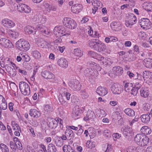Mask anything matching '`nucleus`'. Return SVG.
I'll return each mask as SVG.
<instances>
[{
  "label": "nucleus",
  "mask_w": 152,
  "mask_h": 152,
  "mask_svg": "<svg viewBox=\"0 0 152 152\" xmlns=\"http://www.w3.org/2000/svg\"><path fill=\"white\" fill-rule=\"evenodd\" d=\"M134 140L135 143L139 145L144 146L148 144L149 138L142 134H138L135 137Z\"/></svg>",
  "instance_id": "1"
},
{
  "label": "nucleus",
  "mask_w": 152,
  "mask_h": 152,
  "mask_svg": "<svg viewBox=\"0 0 152 152\" xmlns=\"http://www.w3.org/2000/svg\"><path fill=\"white\" fill-rule=\"evenodd\" d=\"M15 45L18 50L25 52L28 50L30 47L29 43L23 39H20L17 41Z\"/></svg>",
  "instance_id": "2"
},
{
  "label": "nucleus",
  "mask_w": 152,
  "mask_h": 152,
  "mask_svg": "<svg viewBox=\"0 0 152 152\" xmlns=\"http://www.w3.org/2000/svg\"><path fill=\"white\" fill-rule=\"evenodd\" d=\"M60 94L59 95V100L60 102L62 104H64L65 102V101L63 99V97H65L68 100L70 99L71 94L66 88L61 87L60 90Z\"/></svg>",
  "instance_id": "3"
},
{
  "label": "nucleus",
  "mask_w": 152,
  "mask_h": 152,
  "mask_svg": "<svg viewBox=\"0 0 152 152\" xmlns=\"http://www.w3.org/2000/svg\"><path fill=\"white\" fill-rule=\"evenodd\" d=\"M63 23L64 26L70 29H75L77 27L76 22L69 18H64L63 20Z\"/></svg>",
  "instance_id": "4"
},
{
  "label": "nucleus",
  "mask_w": 152,
  "mask_h": 152,
  "mask_svg": "<svg viewBox=\"0 0 152 152\" xmlns=\"http://www.w3.org/2000/svg\"><path fill=\"white\" fill-rule=\"evenodd\" d=\"M19 88L21 93L24 95H28L30 93V87L28 85L24 82L19 83Z\"/></svg>",
  "instance_id": "5"
},
{
  "label": "nucleus",
  "mask_w": 152,
  "mask_h": 152,
  "mask_svg": "<svg viewBox=\"0 0 152 152\" xmlns=\"http://www.w3.org/2000/svg\"><path fill=\"white\" fill-rule=\"evenodd\" d=\"M8 64H7V69L8 72L11 75H13L14 74H15V73H12L13 69H14L15 67H16L17 69L18 70L19 72L20 73L24 75H25L26 74V72L25 71L20 69H18V67L16 66L15 64L11 61H10L9 62H8Z\"/></svg>",
  "instance_id": "6"
},
{
  "label": "nucleus",
  "mask_w": 152,
  "mask_h": 152,
  "mask_svg": "<svg viewBox=\"0 0 152 152\" xmlns=\"http://www.w3.org/2000/svg\"><path fill=\"white\" fill-rule=\"evenodd\" d=\"M89 68L85 69L84 71L85 75L86 76L92 78H95L96 77L98 74V72L94 69L93 67H90V65L89 64Z\"/></svg>",
  "instance_id": "7"
},
{
  "label": "nucleus",
  "mask_w": 152,
  "mask_h": 152,
  "mask_svg": "<svg viewBox=\"0 0 152 152\" xmlns=\"http://www.w3.org/2000/svg\"><path fill=\"white\" fill-rule=\"evenodd\" d=\"M65 29L64 28L61 26H57L55 27L53 30V33L55 36L58 37H61L65 35Z\"/></svg>",
  "instance_id": "8"
},
{
  "label": "nucleus",
  "mask_w": 152,
  "mask_h": 152,
  "mask_svg": "<svg viewBox=\"0 0 152 152\" xmlns=\"http://www.w3.org/2000/svg\"><path fill=\"white\" fill-rule=\"evenodd\" d=\"M111 90L113 94H119L123 91V86L119 84L115 83L112 85Z\"/></svg>",
  "instance_id": "9"
},
{
  "label": "nucleus",
  "mask_w": 152,
  "mask_h": 152,
  "mask_svg": "<svg viewBox=\"0 0 152 152\" xmlns=\"http://www.w3.org/2000/svg\"><path fill=\"white\" fill-rule=\"evenodd\" d=\"M0 46L3 48H13L12 43L9 39L4 38L0 39Z\"/></svg>",
  "instance_id": "10"
},
{
  "label": "nucleus",
  "mask_w": 152,
  "mask_h": 152,
  "mask_svg": "<svg viewBox=\"0 0 152 152\" xmlns=\"http://www.w3.org/2000/svg\"><path fill=\"white\" fill-rule=\"evenodd\" d=\"M17 9L20 12H24L26 13H29L31 11V9L29 7L23 4H20L17 6Z\"/></svg>",
  "instance_id": "11"
},
{
  "label": "nucleus",
  "mask_w": 152,
  "mask_h": 152,
  "mask_svg": "<svg viewBox=\"0 0 152 152\" xmlns=\"http://www.w3.org/2000/svg\"><path fill=\"white\" fill-rule=\"evenodd\" d=\"M144 80L150 84L152 83V72L148 71H145L142 73Z\"/></svg>",
  "instance_id": "12"
},
{
  "label": "nucleus",
  "mask_w": 152,
  "mask_h": 152,
  "mask_svg": "<svg viewBox=\"0 0 152 152\" xmlns=\"http://www.w3.org/2000/svg\"><path fill=\"white\" fill-rule=\"evenodd\" d=\"M1 24L4 27L9 28H13L15 25V23L13 21L7 18L2 20Z\"/></svg>",
  "instance_id": "13"
},
{
  "label": "nucleus",
  "mask_w": 152,
  "mask_h": 152,
  "mask_svg": "<svg viewBox=\"0 0 152 152\" xmlns=\"http://www.w3.org/2000/svg\"><path fill=\"white\" fill-rule=\"evenodd\" d=\"M69 86L74 91L80 90L81 87V85L79 81L76 80L70 81L69 83Z\"/></svg>",
  "instance_id": "14"
},
{
  "label": "nucleus",
  "mask_w": 152,
  "mask_h": 152,
  "mask_svg": "<svg viewBox=\"0 0 152 152\" xmlns=\"http://www.w3.org/2000/svg\"><path fill=\"white\" fill-rule=\"evenodd\" d=\"M41 74L42 76L47 80H55V75L50 71L45 70L42 71Z\"/></svg>",
  "instance_id": "15"
},
{
  "label": "nucleus",
  "mask_w": 152,
  "mask_h": 152,
  "mask_svg": "<svg viewBox=\"0 0 152 152\" xmlns=\"http://www.w3.org/2000/svg\"><path fill=\"white\" fill-rule=\"evenodd\" d=\"M95 50L100 52H102L104 51H105V52L107 53H110V50L109 51H107L105 44L99 40Z\"/></svg>",
  "instance_id": "16"
},
{
  "label": "nucleus",
  "mask_w": 152,
  "mask_h": 152,
  "mask_svg": "<svg viewBox=\"0 0 152 152\" xmlns=\"http://www.w3.org/2000/svg\"><path fill=\"white\" fill-rule=\"evenodd\" d=\"M140 24L141 27L143 29H148L151 27V22L150 20L147 18L141 19Z\"/></svg>",
  "instance_id": "17"
},
{
  "label": "nucleus",
  "mask_w": 152,
  "mask_h": 152,
  "mask_svg": "<svg viewBox=\"0 0 152 152\" xmlns=\"http://www.w3.org/2000/svg\"><path fill=\"white\" fill-rule=\"evenodd\" d=\"M137 21L136 17L133 14L129 18L128 20H126L125 25L127 27H131L132 25L136 23Z\"/></svg>",
  "instance_id": "18"
},
{
  "label": "nucleus",
  "mask_w": 152,
  "mask_h": 152,
  "mask_svg": "<svg viewBox=\"0 0 152 152\" xmlns=\"http://www.w3.org/2000/svg\"><path fill=\"white\" fill-rule=\"evenodd\" d=\"M85 110V107H80L78 106H76L73 109V114L75 117L80 116Z\"/></svg>",
  "instance_id": "19"
},
{
  "label": "nucleus",
  "mask_w": 152,
  "mask_h": 152,
  "mask_svg": "<svg viewBox=\"0 0 152 152\" xmlns=\"http://www.w3.org/2000/svg\"><path fill=\"white\" fill-rule=\"evenodd\" d=\"M92 5L94 7L92 8V12L94 14L97 10L98 8H101L102 6V3L101 1L97 0H92L91 1Z\"/></svg>",
  "instance_id": "20"
},
{
  "label": "nucleus",
  "mask_w": 152,
  "mask_h": 152,
  "mask_svg": "<svg viewBox=\"0 0 152 152\" xmlns=\"http://www.w3.org/2000/svg\"><path fill=\"white\" fill-rule=\"evenodd\" d=\"M83 7L80 4H75L71 7L72 12L74 13H78L81 11L83 9Z\"/></svg>",
  "instance_id": "21"
},
{
  "label": "nucleus",
  "mask_w": 152,
  "mask_h": 152,
  "mask_svg": "<svg viewBox=\"0 0 152 152\" xmlns=\"http://www.w3.org/2000/svg\"><path fill=\"white\" fill-rule=\"evenodd\" d=\"M140 95L144 98H147L150 94V91L148 88L142 87L140 90Z\"/></svg>",
  "instance_id": "22"
},
{
  "label": "nucleus",
  "mask_w": 152,
  "mask_h": 152,
  "mask_svg": "<svg viewBox=\"0 0 152 152\" xmlns=\"http://www.w3.org/2000/svg\"><path fill=\"white\" fill-rule=\"evenodd\" d=\"M96 92L99 96H104L108 93L107 89L104 87L99 86L96 90Z\"/></svg>",
  "instance_id": "23"
},
{
  "label": "nucleus",
  "mask_w": 152,
  "mask_h": 152,
  "mask_svg": "<svg viewBox=\"0 0 152 152\" xmlns=\"http://www.w3.org/2000/svg\"><path fill=\"white\" fill-rule=\"evenodd\" d=\"M99 40L96 39H90L88 42V45L91 48L95 50Z\"/></svg>",
  "instance_id": "24"
},
{
  "label": "nucleus",
  "mask_w": 152,
  "mask_h": 152,
  "mask_svg": "<svg viewBox=\"0 0 152 152\" xmlns=\"http://www.w3.org/2000/svg\"><path fill=\"white\" fill-rule=\"evenodd\" d=\"M38 31L45 34L48 35L50 34V31L48 28L43 25H39L37 27Z\"/></svg>",
  "instance_id": "25"
},
{
  "label": "nucleus",
  "mask_w": 152,
  "mask_h": 152,
  "mask_svg": "<svg viewBox=\"0 0 152 152\" xmlns=\"http://www.w3.org/2000/svg\"><path fill=\"white\" fill-rule=\"evenodd\" d=\"M57 63L58 65L62 68H66L68 66L67 61L65 58L63 57L61 58L58 59Z\"/></svg>",
  "instance_id": "26"
},
{
  "label": "nucleus",
  "mask_w": 152,
  "mask_h": 152,
  "mask_svg": "<svg viewBox=\"0 0 152 152\" xmlns=\"http://www.w3.org/2000/svg\"><path fill=\"white\" fill-rule=\"evenodd\" d=\"M24 31L26 34H34L36 31L35 29L33 27L30 26H27L25 27Z\"/></svg>",
  "instance_id": "27"
},
{
  "label": "nucleus",
  "mask_w": 152,
  "mask_h": 152,
  "mask_svg": "<svg viewBox=\"0 0 152 152\" xmlns=\"http://www.w3.org/2000/svg\"><path fill=\"white\" fill-rule=\"evenodd\" d=\"M143 64L146 68L151 69L152 68V58H147L143 61Z\"/></svg>",
  "instance_id": "28"
},
{
  "label": "nucleus",
  "mask_w": 152,
  "mask_h": 152,
  "mask_svg": "<svg viewBox=\"0 0 152 152\" xmlns=\"http://www.w3.org/2000/svg\"><path fill=\"white\" fill-rule=\"evenodd\" d=\"M110 26L112 30L115 31H118L120 29L119 23L115 21L112 22L110 23Z\"/></svg>",
  "instance_id": "29"
},
{
  "label": "nucleus",
  "mask_w": 152,
  "mask_h": 152,
  "mask_svg": "<svg viewBox=\"0 0 152 152\" xmlns=\"http://www.w3.org/2000/svg\"><path fill=\"white\" fill-rule=\"evenodd\" d=\"M29 115L35 118H37L40 115V113L36 109H31L30 110Z\"/></svg>",
  "instance_id": "30"
},
{
  "label": "nucleus",
  "mask_w": 152,
  "mask_h": 152,
  "mask_svg": "<svg viewBox=\"0 0 152 152\" xmlns=\"http://www.w3.org/2000/svg\"><path fill=\"white\" fill-rule=\"evenodd\" d=\"M113 72L117 75H121L123 72V68L119 66L114 67L113 69Z\"/></svg>",
  "instance_id": "31"
},
{
  "label": "nucleus",
  "mask_w": 152,
  "mask_h": 152,
  "mask_svg": "<svg viewBox=\"0 0 152 152\" xmlns=\"http://www.w3.org/2000/svg\"><path fill=\"white\" fill-rule=\"evenodd\" d=\"M48 121H50L48 126L51 129H55L57 126V122L55 119L53 118H50L48 119Z\"/></svg>",
  "instance_id": "32"
},
{
  "label": "nucleus",
  "mask_w": 152,
  "mask_h": 152,
  "mask_svg": "<svg viewBox=\"0 0 152 152\" xmlns=\"http://www.w3.org/2000/svg\"><path fill=\"white\" fill-rule=\"evenodd\" d=\"M142 7L148 11L152 10V3L150 2H145L142 4Z\"/></svg>",
  "instance_id": "33"
},
{
  "label": "nucleus",
  "mask_w": 152,
  "mask_h": 152,
  "mask_svg": "<svg viewBox=\"0 0 152 152\" xmlns=\"http://www.w3.org/2000/svg\"><path fill=\"white\" fill-rule=\"evenodd\" d=\"M140 118L141 121L144 123H148L150 120L149 115L147 114H144L141 115Z\"/></svg>",
  "instance_id": "34"
},
{
  "label": "nucleus",
  "mask_w": 152,
  "mask_h": 152,
  "mask_svg": "<svg viewBox=\"0 0 152 152\" xmlns=\"http://www.w3.org/2000/svg\"><path fill=\"white\" fill-rule=\"evenodd\" d=\"M121 132L124 134H132L133 133V130L132 128L127 126L122 127L121 130Z\"/></svg>",
  "instance_id": "35"
},
{
  "label": "nucleus",
  "mask_w": 152,
  "mask_h": 152,
  "mask_svg": "<svg viewBox=\"0 0 152 152\" xmlns=\"http://www.w3.org/2000/svg\"><path fill=\"white\" fill-rule=\"evenodd\" d=\"M34 18H36V20L37 22L42 23H44L45 22L46 19V18L45 16L41 15L35 16Z\"/></svg>",
  "instance_id": "36"
},
{
  "label": "nucleus",
  "mask_w": 152,
  "mask_h": 152,
  "mask_svg": "<svg viewBox=\"0 0 152 152\" xmlns=\"http://www.w3.org/2000/svg\"><path fill=\"white\" fill-rule=\"evenodd\" d=\"M141 132L145 134H150L151 132V129L147 126H143L142 127L141 129Z\"/></svg>",
  "instance_id": "37"
},
{
  "label": "nucleus",
  "mask_w": 152,
  "mask_h": 152,
  "mask_svg": "<svg viewBox=\"0 0 152 152\" xmlns=\"http://www.w3.org/2000/svg\"><path fill=\"white\" fill-rule=\"evenodd\" d=\"M7 33L13 38H16L18 37L19 35L18 32L16 31H12L10 29H8L7 30Z\"/></svg>",
  "instance_id": "38"
},
{
  "label": "nucleus",
  "mask_w": 152,
  "mask_h": 152,
  "mask_svg": "<svg viewBox=\"0 0 152 152\" xmlns=\"http://www.w3.org/2000/svg\"><path fill=\"white\" fill-rule=\"evenodd\" d=\"M133 85L132 83H126L124 86V89L126 92H129L133 87Z\"/></svg>",
  "instance_id": "39"
},
{
  "label": "nucleus",
  "mask_w": 152,
  "mask_h": 152,
  "mask_svg": "<svg viewBox=\"0 0 152 152\" xmlns=\"http://www.w3.org/2000/svg\"><path fill=\"white\" fill-rule=\"evenodd\" d=\"M0 105L3 108H7V104L6 101L4 97L0 95Z\"/></svg>",
  "instance_id": "40"
},
{
  "label": "nucleus",
  "mask_w": 152,
  "mask_h": 152,
  "mask_svg": "<svg viewBox=\"0 0 152 152\" xmlns=\"http://www.w3.org/2000/svg\"><path fill=\"white\" fill-rule=\"evenodd\" d=\"M44 6L46 9V10L48 12L50 11H55L56 9L54 6H53L49 4L48 3H45Z\"/></svg>",
  "instance_id": "41"
},
{
  "label": "nucleus",
  "mask_w": 152,
  "mask_h": 152,
  "mask_svg": "<svg viewBox=\"0 0 152 152\" xmlns=\"http://www.w3.org/2000/svg\"><path fill=\"white\" fill-rule=\"evenodd\" d=\"M124 112L127 115L131 117H133L135 115V112L132 109L127 108L124 110Z\"/></svg>",
  "instance_id": "42"
},
{
  "label": "nucleus",
  "mask_w": 152,
  "mask_h": 152,
  "mask_svg": "<svg viewBox=\"0 0 152 152\" xmlns=\"http://www.w3.org/2000/svg\"><path fill=\"white\" fill-rule=\"evenodd\" d=\"M32 54L33 57L36 59H40L42 56L40 52L37 50H34L32 51Z\"/></svg>",
  "instance_id": "43"
},
{
  "label": "nucleus",
  "mask_w": 152,
  "mask_h": 152,
  "mask_svg": "<svg viewBox=\"0 0 152 152\" xmlns=\"http://www.w3.org/2000/svg\"><path fill=\"white\" fill-rule=\"evenodd\" d=\"M139 75L138 74H137V78H135V79L137 80V81L134 84V87L137 90L139 89L141 86V83L142 81V80L138 78Z\"/></svg>",
  "instance_id": "44"
},
{
  "label": "nucleus",
  "mask_w": 152,
  "mask_h": 152,
  "mask_svg": "<svg viewBox=\"0 0 152 152\" xmlns=\"http://www.w3.org/2000/svg\"><path fill=\"white\" fill-rule=\"evenodd\" d=\"M88 130L89 131V135L91 138H93L96 135L95 130L93 128H89Z\"/></svg>",
  "instance_id": "45"
},
{
  "label": "nucleus",
  "mask_w": 152,
  "mask_h": 152,
  "mask_svg": "<svg viewBox=\"0 0 152 152\" xmlns=\"http://www.w3.org/2000/svg\"><path fill=\"white\" fill-rule=\"evenodd\" d=\"M64 152H75L72 148L69 145H65L63 147Z\"/></svg>",
  "instance_id": "46"
},
{
  "label": "nucleus",
  "mask_w": 152,
  "mask_h": 152,
  "mask_svg": "<svg viewBox=\"0 0 152 152\" xmlns=\"http://www.w3.org/2000/svg\"><path fill=\"white\" fill-rule=\"evenodd\" d=\"M90 67H93L96 70L100 71L101 70V68L98 64H97L96 63L93 62H91L89 63Z\"/></svg>",
  "instance_id": "47"
},
{
  "label": "nucleus",
  "mask_w": 152,
  "mask_h": 152,
  "mask_svg": "<svg viewBox=\"0 0 152 152\" xmlns=\"http://www.w3.org/2000/svg\"><path fill=\"white\" fill-rule=\"evenodd\" d=\"M87 115L91 121H93L95 117L94 113L91 110H88L87 112Z\"/></svg>",
  "instance_id": "48"
},
{
  "label": "nucleus",
  "mask_w": 152,
  "mask_h": 152,
  "mask_svg": "<svg viewBox=\"0 0 152 152\" xmlns=\"http://www.w3.org/2000/svg\"><path fill=\"white\" fill-rule=\"evenodd\" d=\"M48 152H56V150L55 146L52 144H49L48 147Z\"/></svg>",
  "instance_id": "49"
},
{
  "label": "nucleus",
  "mask_w": 152,
  "mask_h": 152,
  "mask_svg": "<svg viewBox=\"0 0 152 152\" xmlns=\"http://www.w3.org/2000/svg\"><path fill=\"white\" fill-rule=\"evenodd\" d=\"M96 115L98 117L102 118L105 116L106 115V113L104 110L100 109L97 112Z\"/></svg>",
  "instance_id": "50"
},
{
  "label": "nucleus",
  "mask_w": 152,
  "mask_h": 152,
  "mask_svg": "<svg viewBox=\"0 0 152 152\" xmlns=\"http://www.w3.org/2000/svg\"><path fill=\"white\" fill-rule=\"evenodd\" d=\"M55 143L56 145L58 147H61L63 144V141L59 137H57L55 140Z\"/></svg>",
  "instance_id": "51"
},
{
  "label": "nucleus",
  "mask_w": 152,
  "mask_h": 152,
  "mask_svg": "<svg viewBox=\"0 0 152 152\" xmlns=\"http://www.w3.org/2000/svg\"><path fill=\"white\" fill-rule=\"evenodd\" d=\"M0 148L2 152H9L8 147L3 143H1L0 144Z\"/></svg>",
  "instance_id": "52"
},
{
  "label": "nucleus",
  "mask_w": 152,
  "mask_h": 152,
  "mask_svg": "<svg viewBox=\"0 0 152 152\" xmlns=\"http://www.w3.org/2000/svg\"><path fill=\"white\" fill-rule=\"evenodd\" d=\"M11 125L13 130H20V128L19 126V125L16 122L14 121H12Z\"/></svg>",
  "instance_id": "53"
},
{
  "label": "nucleus",
  "mask_w": 152,
  "mask_h": 152,
  "mask_svg": "<svg viewBox=\"0 0 152 152\" xmlns=\"http://www.w3.org/2000/svg\"><path fill=\"white\" fill-rule=\"evenodd\" d=\"M44 112L47 113L53 110L52 106L49 104H47L45 105L44 107Z\"/></svg>",
  "instance_id": "54"
},
{
  "label": "nucleus",
  "mask_w": 152,
  "mask_h": 152,
  "mask_svg": "<svg viewBox=\"0 0 152 152\" xmlns=\"http://www.w3.org/2000/svg\"><path fill=\"white\" fill-rule=\"evenodd\" d=\"M74 54L77 56L81 57L83 55V53L81 50L79 49L76 48L74 50Z\"/></svg>",
  "instance_id": "55"
},
{
  "label": "nucleus",
  "mask_w": 152,
  "mask_h": 152,
  "mask_svg": "<svg viewBox=\"0 0 152 152\" xmlns=\"http://www.w3.org/2000/svg\"><path fill=\"white\" fill-rule=\"evenodd\" d=\"M121 135L118 133H114L113 134V140L114 141H117L121 137Z\"/></svg>",
  "instance_id": "56"
},
{
  "label": "nucleus",
  "mask_w": 152,
  "mask_h": 152,
  "mask_svg": "<svg viewBox=\"0 0 152 152\" xmlns=\"http://www.w3.org/2000/svg\"><path fill=\"white\" fill-rule=\"evenodd\" d=\"M140 54L141 56L145 58L148 57L150 56L151 54L149 52V51L148 50H145L144 52L142 53H140Z\"/></svg>",
  "instance_id": "57"
},
{
  "label": "nucleus",
  "mask_w": 152,
  "mask_h": 152,
  "mask_svg": "<svg viewBox=\"0 0 152 152\" xmlns=\"http://www.w3.org/2000/svg\"><path fill=\"white\" fill-rule=\"evenodd\" d=\"M86 146L88 148L92 149L94 147V143L91 142L90 141H88L86 143Z\"/></svg>",
  "instance_id": "58"
},
{
  "label": "nucleus",
  "mask_w": 152,
  "mask_h": 152,
  "mask_svg": "<svg viewBox=\"0 0 152 152\" xmlns=\"http://www.w3.org/2000/svg\"><path fill=\"white\" fill-rule=\"evenodd\" d=\"M104 134L105 137L110 138L111 137V133L110 131L108 129H105L104 131Z\"/></svg>",
  "instance_id": "59"
},
{
  "label": "nucleus",
  "mask_w": 152,
  "mask_h": 152,
  "mask_svg": "<svg viewBox=\"0 0 152 152\" xmlns=\"http://www.w3.org/2000/svg\"><path fill=\"white\" fill-rule=\"evenodd\" d=\"M28 132L30 133L32 137H36V134L33 129L31 126H28Z\"/></svg>",
  "instance_id": "60"
},
{
  "label": "nucleus",
  "mask_w": 152,
  "mask_h": 152,
  "mask_svg": "<svg viewBox=\"0 0 152 152\" xmlns=\"http://www.w3.org/2000/svg\"><path fill=\"white\" fill-rule=\"evenodd\" d=\"M138 36L140 38L142 39H145L147 37V35L144 32H140L139 33Z\"/></svg>",
  "instance_id": "61"
},
{
  "label": "nucleus",
  "mask_w": 152,
  "mask_h": 152,
  "mask_svg": "<svg viewBox=\"0 0 152 152\" xmlns=\"http://www.w3.org/2000/svg\"><path fill=\"white\" fill-rule=\"evenodd\" d=\"M22 58H23L24 60L26 62H28L30 60V57L28 55L26 54L25 53L21 54Z\"/></svg>",
  "instance_id": "62"
},
{
  "label": "nucleus",
  "mask_w": 152,
  "mask_h": 152,
  "mask_svg": "<svg viewBox=\"0 0 152 152\" xmlns=\"http://www.w3.org/2000/svg\"><path fill=\"white\" fill-rule=\"evenodd\" d=\"M55 120L57 122V125L59 124L60 125V127L61 129H62L63 128V121L60 118H56Z\"/></svg>",
  "instance_id": "63"
},
{
  "label": "nucleus",
  "mask_w": 152,
  "mask_h": 152,
  "mask_svg": "<svg viewBox=\"0 0 152 152\" xmlns=\"http://www.w3.org/2000/svg\"><path fill=\"white\" fill-rule=\"evenodd\" d=\"M15 144L16 148H17L20 150H21L22 149V144L20 141L15 142Z\"/></svg>",
  "instance_id": "64"
}]
</instances>
